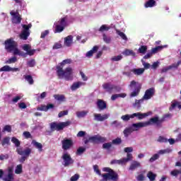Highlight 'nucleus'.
<instances>
[{"instance_id":"nucleus-1","label":"nucleus","mask_w":181,"mask_h":181,"mask_svg":"<svg viewBox=\"0 0 181 181\" xmlns=\"http://www.w3.org/2000/svg\"><path fill=\"white\" fill-rule=\"evenodd\" d=\"M93 170L97 175H98V176H101L102 179H100L99 181H117L119 179L118 173L108 167H105L103 168V172H107V173L102 174L98 165H93Z\"/></svg>"},{"instance_id":"nucleus-2","label":"nucleus","mask_w":181,"mask_h":181,"mask_svg":"<svg viewBox=\"0 0 181 181\" xmlns=\"http://www.w3.org/2000/svg\"><path fill=\"white\" fill-rule=\"evenodd\" d=\"M163 122V119H159V117H154L151 118L147 122H140L138 123H134L132 124L133 128H136V129H133L134 131H138V129H139V128H144L145 127H148V125H152V124H156L157 125V127H160V125H162V123Z\"/></svg>"},{"instance_id":"nucleus-3","label":"nucleus","mask_w":181,"mask_h":181,"mask_svg":"<svg viewBox=\"0 0 181 181\" xmlns=\"http://www.w3.org/2000/svg\"><path fill=\"white\" fill-rule=\"evenodd\" d=\"M57 75L58 78H65L66 81H70V80H73V69L67 67L63 70V66H57Z\"/></svg>"},{"instance_id":"nucleus-4","label":"nucleus","mask_w":181,"mask_h":181,"mask_svg":"<svg viewBox=\"0 0 181 181\" xmlns=\"http://www.w3.org/2000/svg\"><path fill=\"white\" fill-rule=\"evenodd\" d=\"M149 115H152V112H148L146 113L136 112L133 113L132 115H124L121 117V119L124 122L129 121L131 118H134L135 117L141 120L144 119V118H146V117H149Z\"/></svg>"},{"instance_id":"nucleus-5","label":"nucleus","mask_w":181,"mask_h":181,"mask_svg":"<svg viewBox=\"0 0 181 181\" xmlns=\"http://www.w3.org/2000/svg\"><path fill=\"white\" fill-rule=\"evenodd\" d=\"M16 152L18 155H21L22 157L20 158L19 162L23 163L28 158H29L30 153H32V148L28 147L23 150L22 148H17Z\"/></svg>"},{"instance_id":"nucleus-6","label":"nucleus","mask_w":181,"mask_h":181,"mask_svg":"<svg viewBox=\"0 0 181 181\" xmlns=\"http://www.w3.org/2000/svg\"><path fill=\"white\" fill-rule=\"evenodd\" d=\"M134 90L130 93V97H137V95H139V93H141V88H142V84H141L139 82H136L135 81H132L130 82V84L129 86Z\"/></svg>"},{"instance_id":"nucleus-7","label":"nucleus","mask_w":181,"mask_h":181,"mask_svg":"<svg viewBox=\"0 0 181 181\" xmlns=\"http://www.w3.org/2000/svg\"><path fill=\"white\" fill-rule=\"evenodd\" d=\"M71 124V122L70 121L62 122L59 123L54 122L50 124V129L51 131H62V129H64L66 127H69Z\"/></svg>"},{"instance_id":"nucleus-8","label":"nucleus","mask_w":181,"mask_h":181,"mask_svg":"<svg viewBox=\"0 0 181 181\" xmlns=\"http://www.w3.org/2000/svg\"><path fill=\"white\" fill-rule=\"evenodd\" d=\"M107 141V138L101 136L100 135H95L88 138L84 141L85 145H87L88 142H92V144H104Z\"/></svg>"},{"instance_id":"nucleus-9","label":"nucleus","mask_w":181,"mask_h":181,"mask_svg":"<svg viewBox=\"0 0 181 181\" xmlns=\"http://www.w3.org/2000/svg\"><path fill=\"white\" fill-rule=\"evenodd\" d=\"M102 86L109 94L112 93L113 91H115V93H119V91H121V87L111 84V83H105Z\"/></svg>"},{"instance_id":"nucleus-10","label":"nucleus","mask_w":181,"mask_h":181,"mask_svg":"<svg viewBox=\"0 0 181 181\" xmlns=\"http://www.w3.org/2000/svg\"><path fill=\"white\" fill-rule=\"evenodd\" d=\"M4 45L5 49L7 50V52H11L14 47H18V42L13 40V38H9L5 40Z\"/></svg>"},{"instance_id":"nucleus-11","label":"nucleus","mask_w":181,"mask_h":181,"mask_svg":"<svg viewBox=\"0 0 181 181\" xmlns=\"http://www.w3.org/2000/svg\"><path fill=\"white\" fill-rule=\"evenodd\" d=\"M132 153H127V158H123L120 160H112L110 162V165H124V163H127L129 162V160H132Z\"/></svg>"},{"instance_id":"nucleus-12","label":"nucleus","mask_w":181,"mask_h":181,"mask_svg":"<svg viewBox=\"0 0 181 181\" xmlns=\"http://www.w3.org/2000/svg\"><path fill=\"white\" fill-rule=\"evenodd\" d=\"M62 159L64 160V166L66 168L67 166H70V165H73L74 163V160L71 158V156L68 153H64L62 156Z\"/></svg>"},{"instance_id":"nucleus-13","label":"nucleus","mask_w":181,"mask_h":181,"mask_svg":"<svg viewBox=\"0 0 181 181\" xmlns=\"http://www.w3.org/2000/svg\"><path fill=\"white\" fill-rule=\"evenodd\" d=\"M10 15H11V22L12 23H15L16 25H19L21 22H22V17L21 16V14H19V12L16 11H11Z\"/></svg>"},{"instance_id":"nucleus-14","label":"nucleus","mask_w":181,"mask_h":181,"mask_svg":"<svg viewBox=\"0 0 181 181\" xmlns=\"http://www.w3.org/2000/svg\"><path fill=\"white\" fill-rule=\"evenodd\" d=\"M62 145L64 151H69V149L73 147L74 143L71 139H64L62 141Z\"/></svg>"},{"instance_id":"nucleus-15","label":"nucleus","mask_w":181,"mask_h":181,"mask_svg":"<svg viewBox=\"0 0 181 181\" xmlns=\"http://www.w3.org/2000/svg\"><path fill=\"white\" fill-rule=\"evenodd\" d=\"M155 95V88H150L145 91L143 100H151Z\"/></svg>"},{"instance_id":"nucleus-16","label":"nucleus","mask_w":181,"mask_h":181,"mask_svg":"<svg viewBox=\"0 0 181 181\" xmlns=\"http://www.w3.org/2000/svg\"><path fill=\"white\" fill-rule=\"evenodd\" d=\"M108 117H110V115H103L98 113V114H94V120L98 121L100 122H103V121H105V119H108Z\"/></svg>"},{"instance_id":"nucleus-17","label":"nucleus","mask_w":181,"mask_h":181,"mask_svg":"<svg viewBox=\"0 0 181 181\" xmlns=\"http://www.w3.org/2000/svg\"><path fill=\"white\" fill-rule=\"evenodd\" d=\"M96 105L99 111H104V110L107 109V103L101 99L98 100Z\"/></svg>"},{"instance_id":"nucleus-18","label":"nucleus","mask_w":181,"mask_h":181,"mask_svg":"<svg viewBox=\"0 0 181 181\" xmlns=\"http://www.w3.org/2000/svg\"><path fill=\"white\" fill-rule=\"evenodd\" d=\"M23 50L27 52V54H28V56H33V54L36 53V49H30V45L28 44H25L23 46Z\"/></svg>"},{"instance_id":"nucleus-19","label":"nucleus","mask_w":181,"mask_h":181,"mask_svg":"<svg viewBox=\"0 0 181 181\" xmlns=\"http://www.w3.org/2000/svg\"><path fill=\"white\" fill-rule=\"evenodd\" d=\"M65 46L66 47H70L71 45H73V35H68L64 38V42Z\"/></svg>"},{"instance_id":"nucleus-20","label":"nucleus","mask_w":181,"mask_h":181,"mask_svg":"<svg viewBox=\"0 0 181 181\" xmlns=\"http://www.w3.org/2000/svg\"><path fill=\"white\" fill-rule=\"evenodd\" d=\"M0 71H19V68H12L6 65L0 69Z\"/></svg>"},{"instance_id":"nucleus-21","label":"nucleus","mask_w":181,"mask_h":181,"mask_svg":"<svg viewBox=\"0 0 181 181\" xmlns=\"http://www.w3.org/2000/svg\"><path fill=\"white\" fill-rule=\"evenodd\" d=\"M98 49H99L98 46L97 45L94 46L92 48V49H90L86 53V57H93L94 53H97V52H98Z\"/></svg>"},{"instance_id":"nucleus-22","label":"nucleus","mask_w":181,"mask_h":181,"mask_svg":"<svg viewBox=\"0 0 181 181\" xmlns=\"http://www.w3.org/2000/svg\"><path fill=\"white\" fill-rule=\"evenodd\" d=\"M138 168H141V163L134 160L131 163L129 170H135V169H138Z\"/></svg>"},{"instance_id":"nucleus-23","label":"nucleus","mask_w":181,"mask_h":181,"mask_svg":"<svg viewBox=\"0 0 181 181\" xmlns=\"http://www.w3.org/2000/svg\"><path fill=\"white\" fill-rule=\"evenodd\" d=\"M132 73L134 74L136 76H141V74H144L145 71V69L139 68V69H133L131 70Z\"/></svg>"},{"instance_id":"nucleus-24","label":"nucleus","mask_w":181,"mask_h":181,"mask_svg":"<svg viewBox=\"0 0 181 181\" xmlns=\"http://www.w3.org/2000/svg\"><path fill=\"white\" fill-rule=\"evenodd\" d=\"M54 100H57V101H59V103H64L66 101V96L64 95H60V94H55L53 95Z\"/></svg>"},{"instance_id":"nucleus-25","label":"nucleus","mask_w":181,"mask_h":181,"mask_svg":"<svg viewBox=\"0 0 181 181\" xmlns=\"http://www.w3.org/2000/svg\"><path fill=\"white\" fill-rule=\"evenodd\" d=\"M8 175H7V179H6V181H12L13 180V170L12 168H8Z\"/></svg>"},{"instance_id":"nucleus-26","label":"nucleus","mask_w":181,"mask_h":181,"mask_svg":"<svg viewBox=\"0 0 181 181\" xmlns=\"http://www.w3.org/2000/svg\"><path fill=\"white\" fill-rule=\"evenodd\" d=\"M29 36H30V32L22 31L20 34V39H22V40H28Z\"/></svg>"},{"instance_id":"nucleus-27","label":"nucleus","mask_w":181,"mask_h":181,"mask_svg":"<svg viewBox=\"0 0 181 181\" xmlns=\"http://www.w3.org/2000/svg\"><path fill=\"white\" fill-rule=\"evenodd\" d=\"M156 5V1L155 0H148L145 3V8H153Z\"/></svg>"},{"instance_id":"nucleus-28","label":"nucleus","mask_w":181,"mask_h":181,"mask_svg":"<svg viewBox=\"0 0 181 181\" xmlns=\"http://www.w3.org/2000/svg\"><path fill=\"white\" fill-rule=\"evenodd\" d=\"M125 97H127V94L125 93H120V94H114L111 96V100L112 101H115V100H117V98H125Z\"/></svg>"},{"instance_id":"nucleus-29","label":"nucleus","mask_w":181,"mask_h":181,"mask_svg":"<svg viewBox=\"0 0 181 181\" xmlns=\"http://www.w3.org/2000/svg\"><path fill=\"white\" fill-rule=\"evenodd\" d=\"M122 54H124V56H132L133 57H135V56H136V54L135 52H134L133 50L131 49H125L123 52Z\"/></svg>"},{"instance_id":"nucleus-30","label":"nucleus","mask_w":181,"mask_h":181,"mask_svg":"<svg viewBox=\"0 0 181 181\" xmlns=\"http://www.w3.org/2000/svg\"><path fill=\"white\" fill-rule=\"evenodd\" d=\"M83 86V82H76V83H74L72 84V86H71V90L72 91H76V90H77V88H80V86Z\"/></svg>"},{"instance_id":"nucleus-31","label":"nucleus","mask_w":181,"mask_h":181,"mask_svg":"<svg viewBox=\"0 0 181 181\" xmlns=\"http://www.w3.org/2000/svg\"><path fill=\"white\" fill-rule=\"evenodd\" d=\"M132 132H134V129H132V127L126 128L123 131V134L126 138H127V136H129V135H131Z\"/></svg>"},{"instance_id":"nucleus-32","label":"nucleus","mask_w":181,"mask_h":181,"mask_svg":"<svg viewBox=\"0 0 181 181\" xmlns=\"http://www.w3.org/2000/svg\"><path fill=\"white\" fill-rule=\"evenodd\" d=\"M33 144L37 149H38V151H40V152H42L43 151V146L42 145V144L33 140Z\"/></svg>"},{"instance_id":"nucleus-33","label":"nucleus","mask_w":181,"mask_h":181,"mask_svg":"<svg viewBox=\"0 0 181 181\" xmlns=\"http://www.w3.org/2000/svg\"><path fill=\"white\" fill-rule=\"evenodd\" d=\"M23 78H25V80L26 81H28V83L32 86V84H33V83H35V81H33V77L31 76V75H24Z\"/></svg>"},{"instance_id":"nucleus-34","label":"nucleus","mask_w":181,"mask_h":181,"mask_svg":"<svg viewBox=\"0 0 181 181\" xmlns=\"http://www.w3.org/2000/svg\"><path fill=\"white\" fill-rule=\"evenodd\" d=\"M12 52H13V55L16 56H25V53L23 52H21L18 49V47H14V49H12Z\"/></svg>"},{"instance_id":"nucleus-35","label":"nucleus","mask_w":181,"mask_h":181,"mask_svg":"<svg viewBox=\"0 0 181 181\" xmlns=\"http://www.w3.org/2000/svg\"><path fill=\"white\" fill-rule=\"evenodd\" d=\"M147 177H148L150 181H155L156 179V174L152 173V171H149L147 173Z\"/></svg>"},{"instance_id":"nucleus-36","label":"nucleus","mask_w":181,"mask_h":181,"mask_svg":"<svg viewBox=\"0 0 181 181\" xmlns=\"http://www.w3.org/2000/svg\"><path fill=\"white\" fill-rule=\"evenodd\" d=\"M64 25H57L55 27V30L54 33H62L64 30Z\"/></svg>"},{"instance_id":"nucleus-37","label":"nucleus","mask_w":181,"mask_h":181,"mask_svg":"<svg viewBox=\"0 0 181 181\" xmlns=\"http://www.w3.org/2000/svg\"><path fill=\"white\" fill-rule=\"evenodd\" d=\"M87 114H88V111L83 110L81 112H76V116L78 117V118H84V117H86Z\"/></svg>"},{"instance_id":"nucleus-38","label":"nucleus","mask_w":181,"mask_h":181,"mask_svg":"<svg viewBox=\"0 0 181 181\" xmlns=\"http://www.w3.org/2000/svg\"><path fill=\"white\" fill-rule=\"evenodd\" d=\"M146 50H148V47L146 45H141L139 48L138 52L141 54H145L146 53Z\"/></svg>"},{"instance_id":"nucleus-39","label":"nucleus","mask_w":181,"mask_h":181,"mask_svg":"<svg viewBox=\"0 0 181 181\" xmlns=\"http://www.w3.org/2000/svg\"><path fill=\"white\" fill-rule=\"evenodd\" d=\"M11 142L14 144L16 148H19V146H21V141H19V139H16V137H12Z\"/></svg>"},{"instance_id":"nucleus-40","label":"nucleus","mask_w":181,"mask_h":181,"mask_svg":"<svg viewBox=\"0 0 181 181\" xmlns=\"http://www.w3.org/2000/svg\"><path fill=\"white\" fill-rule=\"evenodd\" d=\"M16 62H18V59L16 58V57H12L11 58L6 61V64H12L13 63H16Z\"/></svg>"},{"instance_id":"nucleus-41","label":"nucleus","mask_w":181,"mask_h":181,"mask_svg":"<svg viewBox=\"0 0 181 181\" xmlns=\"http://www.w3.org/2000/svg\"><path fill=\"white\" fill-rule=\"evenodd\" d=\"M10 141L11 138H9V136L4 137L1 141L2 146H5V145H9Z\"/></svg>"},{"instance_id":"nucleus-42","label":"nucleus","mask_w":181,"mask_h":181,"mask_svg":"<svg viewBox=\"0 0 181 181\" xmlns=\"http://www.w3.org/2000/svg\"><path fill=\"white\" fill-rule=\"evenodd\" d=\"M112 144L113 145H121V144H122V139H121L119 137H117L112 141Z\"/></svg>"},{"instance_id":"nucleus-43","label":"nucleus","mask_w":181,"mask_h":181,"mask_svg":"<svg viewBox=\"0 0 181 181\" xmlns=\"http://www.w3.org/2000/svg\"><path fill=\"white\" fill-rule=\"evenodd\" d=\"M163 49V46H157L154 48L151 49V53L153 54H155L156 53H158V52H160V50Z\"/></svg>"},{"instance_id":"nucleus-44","label":"nucleus","mask_w":181,"mask_h":181,"mask_svg":"<svg viewBox=\"0 0 181 181\" xmlns=\"http://www.w3.org/2000/svg\"><path fill=\"white\" fill-rule=\"evenodd\" d=\"M27 66H28V67H35V66H36V60H35V59H32L28 61Z\"/></svg>"},{"instance_id":"nucleus-45","label":"nucleus","mask_w":181,"mask_h":181,"mask_svg":"<svg viewBox=\"0 0 181 181\" xmlns=\"http://www.w3.org/2000/svg\"><path fill=\"white\" fill-rule=\"evenodd\" d=\"M86 151V148L84 147H79L76 152V155H77L78 156H81V155Z\"/></svg>"},{"instance_id":"nucleus-46","label":"nucleus","mask_w":181,"mask_h":181,"mask_svg":"<svg viewBox=\"0 0 181 181\" xmlns=\"http://www.w3.org/2000/svg\"><path fill=\"white\" fill-rule=\"evenodd\" d=\"M170 152H172V149L171 148H165L163 150H160L158 151L159 155H164V153H170Z\"/></svg>"},{"instance_id":"nucleus-47","label":"nucleus","mask_w":181,"mask_h":181,"mask_svg":"<svg viewBox=\"0 0 181 181\" xmlns=\"http://www.w3.org/2000/svg\"><path fill=\"white\" fill-rule=\"evenodd\" d=\"M117 35H119V36H120V37H122V39L123 40H128V38L127 37V35H125V33L119 31V30H117L116 31Z\"/></svg>"},{"instance_id":"nucleus-48","label":"nucleus","mask_w":181,"mask_h":181,"mask_svg":"<svg viewBox=\"0 0 181 181\" xmlns=\"http://www.w3.org/2000/svg\"><path fill=\"white\" fill-rule=\"evenodd\" d=\"M144 98L140 100H136L134 103V107H136V108H141V103H144Z\"/></svg>"},{"instance_id":"nucleus-49","label":"nucleus","mask_w":181,"mask_h":181,"mask_svg":"<svg viewBox=\"0 0 181 181\" xmlns=\"http://www.w3.org/2000/svg\"><path fill=\"white\" fill-rule=\"evenodd\" d=\"M22 165H18L16 168L15 173L16 175H21V173H22Z\"/></svg>"},{"instance_id":"nucleus-50","label":"nucleus","mask_w":181,"mask_h":181,"mask_svg":"<svg viewBox=\"0 0 181 181\" xmlns=\"http://www.w3.org/2000/svg\"><path fill=\"white\" fill-rule=\"evenodd\" d=\"M63 46L61 42H55L52 47L53 50H57V49H62Z\"/></svg>"},{"instance_id":"nucleus-51","label":"nucleus","mask_w":181,"mask_h":181,"mask_svg":"<svg viewBox=\"0 0 181 181\" xmlns=\"http://www.w3.org/2000/svg\"><path fill=\"white\" fill-rule=\"evenodd\" d=\"M112 62H119L122 60V55L114 56L111 58Z\"/></svg>"},{"instance_id":"nucleus-52","label":"nucleus","mask_w":181,"mask_h":181,"mask_svg":"<svg viewBox=\"0 0 181 181\" xmlns=\"http://www.w3.org/2000/svg\"><path fill=\"white\" fill-rule=\"evenodd\" d=\"M111 146H112V143H105L103 144V148L110 151Z\"/></svg>"},{"instance_id":"nucleus-53","label":"nucleus","mask_w":181,"mask_h":181,"mask_svg":"<svg viewBox=\"0 0 181 181\" xmlns=\"http://www.w3.org/2000/svg\"><path fill=\"white\" fill-rule=\"evenodd\" d=\"M2 132H12V127L11 125L4 126Z\"/></svg>"},{"instance_id":"nucleus-54","label":"nucleus","mask_w":181,"mask_h":181,"mask_svg":"<svg viewBox=\"0 0 181 181\" xmlns=\"http://www.w3.org/2000/svg\"><path fill=\"white\" fill-rule=\"evenodd\" d=\"M110 29V27L107 26V25H103L98 30L99 32H107Z\"/></svg>"},{"instance_id":"nucleus-55","label":"nucleus","mask_w":181,"mask_h":181,"mask_svg":"<svg viewBox=\"0 0 181 181\" xmlns=\"http://www.w3.org/2000/svg\"><path fill=\"white\" fill-rule=\"evenodd\" d=\"M180 64H181V60L178 61L177 64H173L168 66L170 67V70H171V69H177V67H179Z\"/></svg>"},{"instance_id":"nucleus-56","label":"nucleus","mask_w":181,"mask_h":181,"mask_svg":"<svg viewBox=\"0 0 181 181\" xmlns=\"http://www.w3.org/2000/svg\"><path fill=\"white\" fill-rule=\"evenodd\" d=\"M158 142H160L161 144H166L168 142V139L165 138L164 136H160L158 139Z\"/></svg>"},{"instance_id":"nucleus-57","label":"nucleus","mask_w":181,"mask_h":181,"mask_svg":"<svg viewBox=\"0 0 181 181\" xmlns=\"http://www.w3.org/2000/svg\"><path fill=\"white\" fill-rule=\"evenodd\" d=\"M158 158H159V154L156 153L149 159V162L152 163L155 162V160H158Z\"/></svg>"},{"instance_id":"nucleus-58","label":"nucleus","mask_w":181,"mask_h":181,"mask_svg":"<svg viewBox=\"0 0 181 181\" xmlns=\"http://www.w3.org/2000/svg\"><path fill=\"white\" fill-rule=\"evenodd\" d=\"M30 28H32V24H28V25H23V32H29V29H30Z\"/></svg>"},{"instance_id":"nucleus-59","label":"nucleus","mask_w":181,"mask_h":181,"mask_svg":"<svg viewBox=\"0 0 181 181\" xmlns=\"http://www.w3.org/2000/svg\"><path fill=\"white\" fill-rule=\"evenodd\" d=\"M103 36L104 42H105L107 44L111 43V37H110L107 36V35H105V34H103Z\"/></svg>"},{"instance_id":"nucleus-60","label":"nucleus","mask_w":181,"mask_h":181,"mask_svg":"<svg viewBox=\"0 0 181 181\" xmlns=\"http://www.w3.org/2000/svg\"><path fill=\"white\" fill-rule=\"evenodd\" d=\"M38 111H45L47 112V105H42L40 107H37Z\"/></svg>"},{"instance_id":"nucleus-61","label":"nucleus","mask_w":181,"mask_h":181,"mask_svg":"<svg viewBox=\"0 0 181 181\" xmlns=\"http://www.w3.org/2000/svg\"><path fill=\"white\" fill-rule=\"evenodd\" d=\"M68 114H69V111L68 110L61 111L58 114V117H59V118H62V117H64V115H67Z\"/></svg>"},{"instance_id":"nucleus-62","label":"nucleus","mask_w":181,"mask_h":181,"mask_svg":"<svg viewBox=\"0 0 181 181\" xmlns=\"http://www.w3.org/2000/svg\"><path fill=\"white\" fill-rule=\"evenodd\" d=\"M137 181H145V175L144 174H140L136 177Z\"/></svg>"},{"instance_id":"nucleus-63","label":"nucleus","mask_w":181,"mask_h":181,"mask_svg":"<svg viewBox=\"0 0 181 181\" xmlns=\"http://www.w3.org/2000/svg\"><path fill=\"white\" fill-rule=\"evenodd\" d=\"M49 30H46L44 32L41 33L40 38L41 39H45L47 35H49Z\"/></svg>"},{"instance_id":"nucleus-64","label":"nucleus","mask_w":181,"mask_h":181,"mask_svg":"<svg viewBox=\"0 0 181 181\" xmlns=\"http://www.w3.org/2000/svg\"><path fill=\"white\" fill-rule=\"evenodd\" d=\"M78 179H80V175L78 174H75L70 178V181H77Z\"/></svg>"}]
</instances>
